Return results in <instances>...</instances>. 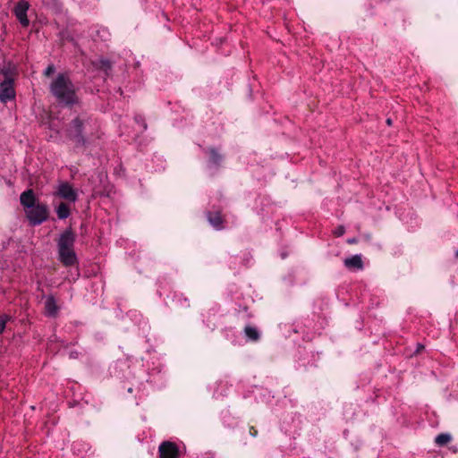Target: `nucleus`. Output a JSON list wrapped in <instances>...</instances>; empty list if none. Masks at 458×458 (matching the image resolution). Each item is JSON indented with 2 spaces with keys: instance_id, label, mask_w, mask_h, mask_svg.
I'll use <instances>...</instances> for the list:
<instances>
[{
  "instance_id": "obj_15",
  "label": "nucleus",
  "mask_w": 458,
  "mask_h": 458,
  "mask_svg": "<svg viewBox=\"0 0 458 458\" xmlns=\"http://www.w3.org/2000/svg\"><path fill=\"white\" fill-rule=\"evenodd\" d=\"M245 334L250 340H257L259 338V332L254 327H247L245 328Z\"/></svg>"
},
{
  "instance_id": "obj_12",
  "label": "nucleus",
  "mask_w": 458,
  "mask_h": 458,
  "mask_svg": "<svg viewBox=\"0 0 458 458\" xmlns=\"http://www.w3.org/2000/svg\"><path fill=\"white\" fill-rule=\"evenodd\" d=\"M56 214L60 219H64L69 216L70 209L66 204L61 203L56 208Z\"/></svg>"
},
{
  "instance_id": "obj_18",
  "label": "nucleus",
  "mask_w": 458,
  "mask_h": 458,
  "mask_svg": "<svg viewBox=\"0 0 458 458\" xmlns=\"http://www.w3.org/2000/svg\"><path fill=\"white\" fill-rule=\"evenodd\" d=\"M218 154L215 151V150H211V158L213 160V162H216V160L218 159Z\"/></svg>"
},
{
  "instance_id": "obj_2",
  "label": "nucleus",
  "mask_w": 458,
  "mask_h": 458,
  "mask_svg": "<svg viewBox=\"0 0 458 458\" xmlns=\"http://www.w3.org/2000/svg\"><path fill=\"white\" fill-rule=\"evenodd\" d=\"M75 236L71 231H65L61 234L58 241V252L60 260L65 266L74 265L77 261L75 252L73 250V244Z\"/></svg>"
},
{
  "instance_id": "obj_7",
  "label": "nucleus",
  "mask_w": 458,
  "mask_h": 458,
  "mask_svg": "<svg viewBox=\"0 0 458 458\" xmlns=\"http://www.w3.org/2000/svg\"><path fill=\"white\" fill-rule=\"evenodd\" d=\"M160 458H178L179 451L172 442H164L159 446Z\"/></svg>"
},
{
  "instance_id": "obj_5",
  "label": "nucleus",
  "mask_w": 458,
  "mask_h": 458,
  "mask_svg": "<svg viewBox=\"0 0 458 458\" xmlns=\"http://www.w3.org/2000/svg\"><path fill=\"white\" fill-rule=\"evenodd\" d=\"M15 97V90L12 79H7L0 84V100L4 103L13 99Z\"/></svg>"
},
{
  "instance_id": "obj_21",
  "label": "nucleus",
  "mask_w": 458,
  "mask_h": 458,
  "mask_svg": "<svg viewBox=\"0 0 458 458\" xmlns=\"http://www.w3.org/2000/svg\"><path fill=\"white\" fill-rule=\"evenodd\" d=\"M348 242H351V243L354 242L353 240H349Z\"/></svg>"
},
{
  "instance_id": "obj_1",
  "label": "nucleus",
  "mask_w": 458,
  "mask_h": 458,
  "mask_svg": "<svg viewBox=\"0 0 458 458\" xmlns=\"http://www.w3.org/2000/svg\"><path fill=\"white\" fill-rule=\"evenodd\" d=\"M51 92L58 99L60 103L71 104L75 102V89L69 80L64 74H60L51 84Z\"/></svg>"
},
{
  "instance_id": "obj_8",
  "label": "nucleus",
  "mask_w": 458,
  "mask_h": 458,
  "mask_svg": "<svg viewBox=\"0 0 458 458\" xmlns=\"http://www.w3.org/2000/svg\"><path fill=\"white\" fill-rule=\"evenodd\" d=\"M21 203L24 207L25 210L28 208L35 206V196L31 190H28L21 193Z\"/></svg>"
},
{
  "instance_id": "obj_20",
  "label": "nucleus",
  "mask_w": 458,
  "mask_h": 458,
  "mask_svg": "<svg viewBox=\"0 0 458 458\" xmlns=\"http://www.w3.org/2000/svg\"><path fill=\"white\" fill-rule=\"evenodd\" d=\"M386 123H387V124H388V125H391V123H392L391 119H387V120H386Z\"/></svg>"
},
{
  "instance_id": "obj_9",
  "label": "nucleus",
  "mask_w": 458,
  "mask_h": 458,
  "mask_svg": "<svg viewBox=\"0 0 458 458\" xmlns=\"http://www.w3.org/2000/svg\"><path fill=\"white\" fill-rule=\"evenodd\" d=\"M81 127L82 123L80 120H74L71 127L70 135L74 139L76 144L83 143V139L80 134Z\"/></svg>"
},
{
  "instance_id": "obj_13",
  "label": "nucleus",
  "mask_w": 458,
  "mask_h": 458,
  "mask_svg": "<svg viewBox=\"0 0 458 458\" xmlns=\"http://www.w3.org/2000/svg\"><path fill=\"white\" fill-rule=\"evenodd\" d=\"M208 221L216 229H220L222 222H223L222 217L218 213H216L213 215L210 214L208 216Z\"/></svg>"
},
{
  "instance_id": "obj_11",
  "label": "nucleus",
  "mask_w": 458,
  "mask_h": 458,
  "mask_svg": "<svg viewBox=\"0 0 458 458\" xmlns=\"http://www.w3.org/2000/svg\"><path fill=\"white\" fill-rule=\"evenodd\" d=\"M344 265L346 267H348L350 269H352V268L360 269V268H362L361 257L360 255H354L351 258L345 259Z\"/></svg>"
},
{
  "instance_id": "obj_17",
  "label": "nucleus",
  "mask_w": 458,
  "mask_h": 458,
  "mask_svg": "<svg viewBox=\"0 0 458 458\" xmlns=\"http://www.w3.org/2000/svg\"><path fill=\"white\" fill-rule=\"evenodd\" d=\"M55 72V66L50 64L47 66V68L45 70L44 73L45 75L47 76H49L50 74H52L53 72Z\"/></svg>"
},
{
  "instance_id": "obj_16",
  "label": "nucleus",
  "mask_w": 458,
  "mask_h": 458,
  "mask_svg": "<svg viewBox=\"0 0 458 458\" xmlns=\"http://www.w3.org/2000/svg\"><path fill=\"white\" fill-rule=\"evenodd\" d=\"M7 320H8L7 316L0 315V334L4 331Z\"/></svg>"
},
{
  "instance_id": "obj_4",
  "label": "nucleus",
  "mask_w": 458,
  "mask_h": 458,
  "mask_svg": "<svg viewBox=\"0 0 458 458\" xmlns=\"http://www.w3.org/2000/svg\"><path fill=\"white\" fill-rule=\"evenodd\" d=\"M55 195L71 202H75L77 199L76 191L67 182L59 183Z\"/></svg>"
},
{
  "instance_id": "obj_6",
  "label": "nucleus",
  "mask_w": 458,
  "mask_h": 458,
  "mask_svg": "<svg viewBox=\"0 0 458 458\" xmlns=\"http://www.w3.org/2000/svg\"><path fill=\"white\" fill-rule=\"evenodd\" d=\"M29 7V3L24 0L20 1L14 7L15 16L23 27H27L30 23L27 18Z\"/></svg>"
},
{
  "instance_id": "obj_14",
  "label": "nucleus",
  "mask_w": 458,
  "mask_h": 458,
  "mask_svg": "<svg viewBox=\"0 0 458 458\" xmlns=\"http://www.w3.org/2000/svg\"><path fill=\"white\" fill-rule=\"evenodd\" d=\"M451 439H452V437H451L450 434L443 433V434L438 435L436 437V443L438 445H446L447 443H449L451 441Z\"/></svg>"
},
{
  "instance_id": "obj_10",
  "label": "nucleus",
  "mask_w": 458,
  "mask_h": 458,
  "mask_svg": "<svg viewBox=\"0 0 458 458\" xmlns=\"http://www.w3.org/2000/svg\"><path fill=\"white\" fill-rule=\"evenodd\" d=\"M45 310L46 314L48 316H55L57 313V305L55 300L52 296H47L45 299Z\"/></svg>"
},
{
  "instance_id": "obj_19",
  "label": "nucleus",
  "mask_w": 458,
  "mask_h": 458,
  "mask_svg": "<svg viewBox=\"0 0 458 458\" xmlns=\"http://www.w3.org/2000/svg\"><path fill=\"white\" fill-rule=\"evenodd\" d=\"M344 230L343 227H339L335 230V233L337 235V236H341L343 233H344Z\"/></svg>"
},
{
  "instance_id": "obj_3",
  "label": "nucleus",
  "mask_w": 458,
  "mask_h": 458,
  "mask_svg": "<svg viewBox=\"0 0 458 458\" xmlns=\"http://www.w3.org/2000/svg\"><path fill=\"white\" fill-rule=\"evenodd\" d=\"M25 212L30 223L33 225H40L48 216L47 208L43 204H37L25 210Z\"/></svg>"
}]
</instances>
